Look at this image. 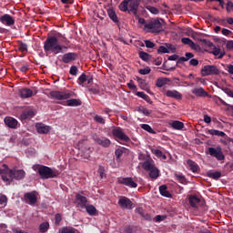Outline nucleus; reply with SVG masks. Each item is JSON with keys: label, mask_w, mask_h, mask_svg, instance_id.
I'll return each instance as SVG.
<instances>
[{"label": "nucleus", "mask_w": 233, "mask_h": 233, "mask_svg": "<svg viewBox=\"0 0 233 233\" xmlns=\"http://www.w3.org/2000/svg\"><path fill=\"white\" fill-rule=\"evenodd\" d=\"M149 177L151 179H157L159 177V169L157 167L149 171Z\"/></svg>", "instance_id": "nucleus-37"}, {"label": "nucleus", "mask_w": 233, "mask_h": 233, "mask_svg": "<svg viewBox=\"0 0 233 233\" xmlns=\"http://www.w3.org/2000/svg\"><path fill=\"white\" fill-rule=\"evenodd\" d=\"M33 170H36L38 172L40 179H52L59 176V172L57 170H54L51 167L43 165L33 166Z\"/></svg>", "instance_id": "nucleus-2"}, {"label": "nucleus", "mask_w": 233, "mask_h": 233, "mask_svg": "<svg viewBox=\"0 0 233 233\" xmlns=\"http://www.w3.org/2000/svg\"><path fill=\"white\" fill-rule=\"evenodd\" d=\"M34 96V91L30 88H24L20 91V97L23 99H27V97H32Z\"/></svg>", "instance_id": "nucleus-25"}, {"label": "nucleus", "mask_w": 233, "mask_h": 233, "mask_svg": "<svg viewBox=\"0 0 233 233\" xmlns=\"http://www.w3.org/2000/svg\"><path fill=\"white\" fill-rule=\"evenodd\" d=\"M24 198L28 205H35L37 203V197L34 193H25Z\"/></svg>", "instance_id": "nucleus-18"}, {"label": "nucleus", "mask_w": 233, "mask_h": 233, "mask_svg": "<svg viewBox=\"0 0 233 233\" xmlns=\"http://www.w3.org/2000/svg\"><path fill=\"white\" fill-rule=\"evenodd\" d=\"M166 96L167 97H173V99H183V95L176 90H167Z\"/></svg>", "instance_id": "nucleus-23"}, {"label": "nucleus", "mask_w": 233, "mask_h": 233, "mask_svg": "<svg viewBox=\"0 0 233 233\" xmlns=\"http://www.w3.org/2000/svg\"><path fill=\"white\" fill-rule=\"evenodd\" d=\"M97 173L99 174L100 177L103 179L105 177V167L99 166Z\"/></svg>", "instance_id": "nucleus-56"}, {"label": "nucleus", "mask_w": 233, "mask_h": 233, "mask_svg": "<svg viewBox=\"0 0 233 233\" xmlns=\"http://www.w3.org/2000/svg\"><path fill=\"white\" fill-rule=\"evenodd\" d=\"M35 116V112L34 109H25L20 116L21 119L24 121L26 119H31V117H34Z\"/></svg>", "instance_id": "nucleus-21"}, {"label": "nucleus", "mask_w": 233, "mask_h": 233, "mask_svg": "<svg viewBox=\"0 0 233 233\" xmlns=\"http://www.w3.org/2000/svg\"><path fill=\"white\" fill-rule=\"evenodd\" d=\"M202 77H207V76H219V69L216 66H204L201 69Z\"/></svg>", "instance_id": "nucleus-5"}, {"label": "nucleus", "mask_w": 233, "mask_h": 233, "mask_svg": "<svg viewBox=\"0 0 233 233\" xmlns=\"http://www.w3.org/2000/svg\"><path fill=\"white\" fill-rule=\"evenodd\" d=\"M118 205L121 208H127V210L134 208V203L127 197H121L118 200Z\"/></svg>", "instance_id": "nucleus-12"}, {"label": "nucleus", "mask_w": 233, "mask_h": 233, "mask_svg": "<svg viewBox=\"0 0 233 233\" xmlns=\"http://www.w3.org/2000/svg\"><path fill=\"white\" fill-rule=\"evenodd\" d=\"M167 188L166 185H162L159 187V192L164 198H172V194L168 192Z\"/></svg>", "instance_id": "nucleus-27"}, {"label": "nucleus", "mask_w": 233, "mask_h": 233, "mask_svg": "<svg viewBox=\"0 0 233 233\" xmlns=\"http://www.w3.org/2000/svg\"><path fill=\"white\" fill-rule=\"evenodd\" d=\"M137 96L138 97H141L142 99H144V101H147V103H149V105H152V103H154L152 101V99H150V96L148 95L145 94V92L138 91V92H137Z\"/></svg>", "instance_id": "nucleus-32"}, {"label": "nucleus", "mask_w": 233, "mask_h": 233, "mask_svg": "<svg viewBox=\"0 0 233 233\" xmlns=\"http://www.w3.org/2000/svg\"><path fill=\"white\" fill-rule=\"evenodd\" d=\"M108 17L111 19L113 23H119V19L117 18V15H116V11L109 9L107 10Z\"/></svg>", "instance_id": "nucleus-33"}, {"label": "nucleus", "mask_w": 233, "mask_h": 233, "mask_svg": "<svg viewBox=\"0 0 233 233\" xmlns=\"http://www.w3.org/2000/svg\"><path fill=\"white\" fill-rule=\"evenodd\" d=\"M18 50H19V52H22L23 54H25V52H28V45H26L25 43L19 44Z\"/></svg>", "instance_id": "nucleus-47"}, {"label": "nucleus", "mask_w": 233, "mask_h": 233, "mask_svg": "<svg viewBox=\"0 0 233 233\" xmlns=\"http://www.w3.org/2000/svg\"><path fill=\"white\" fill-rule=\"evenodd\" d=\"M86 210L89 216H96L97 215V209L93 205H89L86 207Z\"/></svg>", "instance_id": "nucleus-35"}, {"label": "nucleus", "mask_w": 233, "mask_h": 233, "mask_svg": "<svg viewBox=\"0 0 233 233\" xmlns=\"http://www.w3.org/2000/svg\"><path fill=\"white\" fill-rule=\"evenodd\" d=\"M141 128L143 130H146V132H148L149 134H156V131H154L152 127H150V125H148V124H142Z\"/></svg>", "instance_id": "nucleus-42"}, {"label": "nucleus", "mask_w": 233, "mask_h": 233, "mask_svg": "<svg viewBox=\"0 0 233 233\" xmlns=\"http://www.w3.org/2000/svg\"><path fill=\"white\" fill-rule=\"evenodd\" d=\"M222 90H223V92L225 94H227V96H228L229 97H233V91H232V89H230L228 87H223Z\"/></svg>", "instance_id": "nucleus-54"}, {"label": "nucleus", "mask_w": 233, "mask_h": 233, "mask_svg": "<svg viewBox=\"0 0 233 233\" xmlns=\"http://www.w3.org/2000/svg\"><path fill=\"white\" fill-rule=\"evenodd\" d=\"M138 56L142 61H145L146 63H148L150 59H152V55L145 52V51H139Z\"/></svg>", "instance_id": "nucleus-29"}, {"label": "nucleus", "mask_w": 233, "mask_h": 233, "mask_svg": "<svg viewBox=\"0 0 233 233\" xmlns=\"http://www.w3.org/2000/svg\"><path fill=\"white\" fill-rule=\"evenodd\" d=\"M51 127L45 124H36V130L38 134H48L50 132Z\"/></svg>", "instance_id": "nucleus-24"}, {"label": "nucleus", "mask_w": 233, "mask_h": 233, "mask_svg": "<svg viewBox=\"0 0 233 233\" xmlns=\"http://www.w3.org/2000/svg\"><path fill=\"white\" fill-rule=\"evenodd\" d=\"M48 228H50V224L48 222H44L39 226V231L42 233L48 232Z\"/></svg>", "instance_id": "nucleus-41"}, {"label": "nucleus", "mask_w": 233, "mask_h": 233, "mask_svg": "<svg viewBox=\"0 0 233 233\" xmlns=\"http://www.w3.org/2000/svg\"><path fill=\"white\" fill-rule=\"evenodd\" d=\"M29 66L28 65H24L21 67H19L20 72L23 74H26L28 72Z\"/></svg>", "instance_id": "nucleus-60"}, {"label": "nucleus", "mask_w": 233, "mask_h": 233, "mask_svg": "<svg viewBox=\"0 0 233 233\" xmlns=\"http://www.w3.org/2000/svg\"><path fill=\"white\" fill-rule=\"evenodd\" d=\"M74 93L72 92H61V91H51L49 93V96H51V97L53 99H57L58 101H65V99H70V97H72Z\"/></svg>", "instance_id": "nucleus-7"}, {"label": "nucleus", "mask_w": 233, "mask_h": 233, "mask_svg": "<svg viewBox=\"0 0 233 233\" xmlns=\"http://www.w3.org/2000/svg\"><path fill=\"white\" fill-rule=\"evenodd\" d=\"M94 120L96 122V123H99L100 125H105V118H103V116H99V115H96L94 116Z\"/></svg>", "instance_id": "nucleus-49"}, {"label": "nucleus", "mask_w": 233, "mask_h": 233, "mask_svg": "<svg viewBox=\"0 0 233 233\" xmlns=\"http://www.w3.org/2000/svg\"><path fill=\"white\" fill-rule=\"evenodd\" d=\"M145 45L147 48H154V46H156V44L150 40H145Z\"/></svg>", "instance_id": "nucleus-58"}, {"label": "nucleus", "mask_w": 233, "mask_h": 233, "mask_svg": "<svg viewBox=\"0 0 233 233\" xmlns=\"http://www.w3.org/2000/svg\"><path fill=\"white\" fill-rule=\"evenodd\" d=\"M142 167L144 168V170H146V172H150L151 170L156 168V164L154 163V160H146L142 164Z\"/></svg>", "instance_id": "nucleus-22"}, {"label": "nucleus", "mask_w": 233, "mask_h": 233, "mask_svg": "<svg viewBox=\"0 0 233 233\" xmlns=\"http://www.w3.org/2000/svg\"><path fill=\"white\" fill-rule=\"evenodd\" d=\"M175 177H177V180L178 183H181L182 185H186L187 177H185L183 174L175 173Z\"/></svg>", "instance_id": "nucleus-40"}, {"label": "nucleus", "mask_w": 233, "mask_h": 233, "mask_svg": "<svg viewBox=\"0 0 233 233\" xmlns=\"http://www.w3.org/2000/svg\"><path fill=\"white\" fill-rule=\"evenodd\" d=\"M153 62L155 63V65L157 66H160L161 63H163V58L157 57V58L154 59Z\"/></svg>", "instance_id": "nucleus-64"}, {"label": "nucleus", "mask_w": 233, "mask_h": 233, "mask_svg": "<svg viewBox=\"0 0 233 233\" xmlns=\"http://www.w3.org/2000/svg\"><path fill=\"white\" fill-rule=\"evenodd\" d=\"M118 183L120 185H126L129 188H137V183L134 182V178L132 177H120L118 178Z\"/></svg>", "instance_id": "nucleus-13"}, {"label": "nucleus", "mask_w": 233, "mask_h": 233, "mask_svg": "<svg viewBox=\"0 0 233 233\" xmlns=\"http://www.w3.org/2000/svg\"><path fill=\"white\" fill-rule=\"evenodd\" d=\"M203 34L198 33V32H193L192 33V37L193 39H197V41H199L200 43H207V39L201 38Z\"/></svg>", "instance_id": "nucleus-39"}, {"label": "nucleus", "mask_w": 233, "mask_h": 233, "mask_svg": "<svg viewBox=\"0 0 233 233\" xmlns=\"http://www.w3.org/2000/svg\"><path fill=\"white\" fill-rule=\"evenodd\" d=\"M0 21L3 25H5V26H12V25H15V20L8 14L0 16Z\"/></svg>", "instance_id": "nucleus-15"}, {"label": "nucleus", "mask_w": 233, "mask_h": 233, "mask_svg": "<svg viewBox=\"0 0 233 233\" xmlns=\"http://www.w3.org/2000/svg\"><path fill=\"white\" fill-rule=\"evenodd\" d=\"M77 72H79V70L77 69L76 66H71L70 69H69V74L71 76H77Z\"/></svg>", "instance_id": "nucleus-50"}, {"label": "nucleus", "mask_w": 233, "mask_h": 233, "mask_svg": "<svg viewBox=\"0 0 233 233\" xmlns=\"http://www.w3.org/2000/svg\"><path fill=\"white\" fill-rule=\"evenodd\" d=\"M77 59V54L76 53H66L62 56V63H65L66 65H68L69 63H72L73 61H76Z\"/></svg>", "instance_id": "nucleus-14"}, {"label": "nucleus", "mask_w": 233, "mask_h": 233, "mask_svg": "<svg viewBox=\"0 0 233 233\" xmlns=\"http://www.w3.org/2000/svg\"><path fill=\"white\" fill-rule=\"evenodd\" d=\"M187 166L189 167L191 172H198V170H199V166L198 165V163H196L194 160L188 159L187 161Z\"/></svg>", "instance_id": "nucleus-26"}, {"label": "nucleus", "mask_w": 233, "mask_h": 233, "mask_svg": "<svg viewBox=\"0 0 233 233\" xmlns=\"http://www.w3.org/2000/svg\"><path fill=\"white\" fill-rule=\"evenodd\" d=\"M208 177H210L211 179H215L216 181H218V179H219V177H221V172L219 171H209L208 172Z\"/></svg>", "instance_id": "nucleus-36"}, {"label": "nucleus", "mask_w": 233, "mask_h": 233, "mask_svg": "<svg viewBox=\"0 0 233 233\" xmlns=\"http://www.w3.org/2000/svg\"><path fill=\"white\" fill-rule=\"evenodd\" d=\"M140 112H142L144 116H150L152 114V111L147 109L146 107H143L142 109H140Z\"/></svg>", "instance_id": "nucleus-63"}, {"label": "nucleus", "mask_w": 233, "mask_h": 233, "mask_svg": "<svg viewBox=\"0 0 233 233\" xmlns=\"http://www.w3.org/2000/svg\"><path fill=\"white\" fill-rule=\"evenodd\" d=\"M189 65L191 66H198L199 65V61L196 58H192L190 61H189Z\"/></svg>", "instance_id": "nucleus-61"}, {"label": "nucleus", "mask_w": 233, "mask_h": 233, "mask_svg": "<svg viewBox=\"0 0 233 233\" xmlns=\"http://www.w3.org/2000/svg\"><path fill=\"white\" fill-rule=\"evenodd\" d=\"M4 168H0V176H2V180L5 183V185H11L12 180L8 177H10V168L6 164H3Z\"/></svg>", "instance_id": "nucleus-10"}, {"label": "nucleus", "mask_w": 233, "mask_h": 233, "mask_svg": "<svg viewBox=\"0 0 233 233\" xmlns=\"http://www.w3.org/2000/svg\"><path fill=\"white\" fill-rule=\"evenodd\" d=\"M67 106H81V100L79 99H69L67 100Z\"/></svg>", "instance_id": "nucleus-38"}, {"label": "nucleus", "mask_w": 233, "mask_h": 233, "mask_svg": "<svg viewBox=\"0 0 233 233\" xmlns=\"http://www.w3.org/2000/svg\"><path fill=\"white\" fill-rule=\"evenodd\" d=\"M92 139L100 147H103L104 148H108L110 145H112V142L110 139L106 137H99L97 135H93Z\"/></svg>", "instance_id": "nucleus-11"}, {"label": "nucleus", "mask_w": 233, "mask_h": 233, "mask_svg": "<svg viewBox=\"0 0 233 233\" xmlns=\"http://www.w3.org/2000/svg\"><path fill=\"white\" fill-rule=\"evenodd\" d=\"M76 203L78 207H80V208H85V207H86V203H88V199L86 198V197L76 193Z\"/></svg>", "instance_id": "nucleus-16"}, {"label": "nucleus", "mask_w": 233, "mask_h": 233, "mask_svg": "<svg viewBox=\"0 0 233 233\" xmlns=\"http://www.w3.org/2000/svg\"><path fill=\"white\" fill-rule=\"evenodd\" d=\"M4 121L6 127L9 128H17L18 122L15 118L12 116H6Z\"/></svg>", "instance_id": "nucleus-17"}, {"label": "nucleus", "mask_w": 233, "mask_h": 233, "mask_svg": "<svg viewBox=\"0 0 233 233\" xmlns=\"http://www.w3.org/2000/svg\"><path fill=\"white\" fill-rule=\"evenodd\" d=\"M211 54H213V56H218V59H223V57H225V51L221 52V48L219 47H214Z\"/></svg>", "instance_id": "nucleus-30"}, {"label": "nucleus", "mask_w": 233, "mask_h": 233, "mask_svg": "<svg viewBox=\"0 0 233 233\" xmlns=\"http://www.w3.org/2000/svg\"><path fill=\"white\" fill-rule=\"evenodd\" d=\"M62 220H63V216H61V214L57 213L55 216V223H56V225H59V223H61Z\"/></svg>", "instance_id": "nucleus-55"}, {"label": "nucleus", "mask_w": 233, "mask_h": 233, "mask_svg": "<svg viewBox=\"0 0 233 233\" xmlns=\"http://www.w3.org/2000/svg\"><path fill=\"white\" fill-rule=\"evenodd\" d=\"M139 8V0H123L119 5L121 12H131L136 15Z\"/></svg>", "instance_id": "nucleus-3"}, {"label": "nucleus", "mask_w": 233, "mask_h": 233, "mask_svg": "<svg viewBox=\"0 0 233 233\" xmlns=\"http://www.w3.org/2000/svg\"><path fill=\"white\" fill-rule=\"evenodd\" d=\"M145 28L150 30L153 34H159L163 30V19L152 20L145 25Z\"/></svg>", "instance_id": "nucleus-4"}, {"label": "nucleus", "mask_w": 233, "mask_h": 233, "mask_svg": "<svg viewBox=\"0 0 233 233\" xmlns=\"http://www.w3.org/2000/svg\"><path fill=\"white\" fill-rule=\"evenodd\" d=\"M171 127L175 130H183V128H185V124L181 121L175 120L172 122Z\"/></svg>", "instance_id": "nucleus-31"}, {"label": "nucleus", "mask_w": 233, "mask_h": 233, "mask_svg": "<svg viewBox=\"0 0 233 233\" xmlns=\"http://www.w3.org/2000/svg\"><path fill=\"white\" fill-rule=\"evenodd\" d=\"M226 10H227V12H228V14H230V12L233 11V3H232V1H228V2L227 3Z\"/></svg>", "instance_id": "nucleus-57"}, {"label": "nucleus", "mask_w": 233, "mask_h": 233, "mask_svg": "<svg viewBox=\"0 0 233 233\" xmlns=\"http://www.w3.org/2000/svg\"><path fill=\"white\" fill-rule=\"evenodd\" d=\"M59 37H63V39L66 41V37H65L59 32H55L53 35L47 36V38L44 42L45 54H54V56H57V54H64V52H66V50H68V47L66 46L59 44Z\"/></svg>", "instance_id": "nucleus-1"}, {"label": "nucleus", "mask_w": 233, "mask_h": 233, "mask_svg": "<svg viewBox=\"0 0 233 233\" xmlns=\"http://www.w3.org/2000/svg\"><path fill=\"white\" fill-rule=\"evenodd\" d=\"M8 203V198L6 195H2L0 197V208H5V206Z\"/></svg>", "instance_id": "nucleus-43"}, {"label": "nucleus", "mask_w": 233, "mask_h": 233, "mask_svg": "<svg viewBox=\"0 0 233 233\" xmlns=\"http://www.w3.org/2000/svg\"><path fill=\"white\" fill-rule=\"evenodd\" d=\"M125 150H127V148H125V147H120V148L116 149L115 155H116V159H119L121 157V156H123V154L125 153Z\"/></svg>", "instance_id": "nucleus-45"}, {"label": "nucleus", "mask_w": 233, "mask_h": 233, "mask_svg": "<svg viewBox=\"0 0 233 233\" xmlns=\"http://www.w3.org/2000/svg\"><path fill=\"white\" fill-rule=\"evenodd\" d=\"M26 176V172L23 169H11L9 170V179L12 183L14 179L16 181H21V179H25V177Z\"/></svg>", "instance_id": "nucleus-6"}, {"label": "nucleus", "mask_w": 233, "mask_h": 233, "mask_svg": "<svg viewBox=\"0 0 233 233\" xmlns=\"http://www.w3.org/2000/svg\"><path fill=\"white\" fill-rule=\"evenodd\" d=\"M182 43L184 45H188L190 46V45H192V46H194V41H192V39L188 38V37H183L182 38Z\"/></svg>", "instance_id": "nucleus-51"}, {"label": "nucleus", "mask_w": 233, "mask_h": 233, "mask_svg": "<svg viewBox=\"0 0 233 233\" xmlns=\"http://www.w3.org/2000/svg\"><path fill=\"white\" fill-rule=\"evenodd\" d=\"M112 134L116 139H120V141H125V143H128L130 141V137L125 134L123 128L117 127L112 129Z\"/></svg>", "instance_id": "nucleus-9"}, {"label": "nucleus", "mask_w": 233, "mask_h": 233, "mask_svg": "<svg viewBox=\"0 0 233 233\" xmlns=\"http://www.w3.org/2000/svg\"><path fill=\"white\" fill-rule=\"evenodd\" d=\"M226 48L228 50H233V40H228L226 44Z\"/></svg>", "instance_id": "nucleus-62"}, {"label": "nucleus", "mask_w": 233, "mask_h": 233, "mask_svg": "<svg viewBox=\"0 0 233 233\" xmlns=\"http://www.w3.org/2000/svg\"><path fill=\"white\" fill-rule=\"evenodd\" d=\"M208 154L211 156V157H216L218 161H224L225 155L223 154V149L221 147H208Z\"/></svg>", "instance_id": "nucleus-8"}, {"label": "nucleus", "mask_w": 233, "mask_h": 233, "mask_svg": "<svg viewBox=\"0 0 233 233\" xmlns=\"http://www.w3.org/2000/svg\"><path fill=\"white\" fill-rule=\"evenodd\" d=\"M157 54H168V48L165 46H160L157 49Z\"/></svg>", "instance_id": "nucleus-52"}, {"label": "nucleus", "mask_w": 233, "mask_h": 233, "mask_svg": "<svg viewBox=\"0 0 233 233\" xmlns=\"http://www.w3.org/2000/svg\"><path fill=\"white\" fill-rule=\"evenodd\" d=\"M61 233H76V228H63Z\"/></svg>", "instance_id": "nucleus-53"}, {"label": "nucleus", "mask_w": 233, "mask_h": 233, "mask_svg": "<svg viewBox=\"0 0 233 233\" xmlns=\"http://www.w3.org/2000/svg\"><path fill=\"white\" fill-rule=\"evenodd\" d=\"M152 153L157 156V157H161L163 156V151L159 149H152Z\"/></svg>", "instance_id": "nucleus-59"}, {"label": "nucleus", "mask_w": 233, "mask_h": 233, "mask_svg": "<svg viewBox=\"0 0 233 233\" xmlns=\"http://www.w3.org/2000/svg\"><path fill=\"white\" fill-rule=\"evenodd\" d=\"M208 134H210V136H218V137H225L227 136L225 132L219 131L218 129H209Z\"/></svg>", "instance_id": "nucleus-34"}, {"label": "nucleus", "mask_w": 233, "mask_h": 233, "mask_svg": "<svg viewBox=\"0 0 233 233\" xmlns=\"http://www.w3.org/2000/svg\"><path fill=\"white\" fill-rule=\"evenodd\" d=\"M188 201L190 207H192L193 208H198V205L201 203V199H199V198H198V196L196 195H190L188 198Z\"/></svg>", "instance_id": "nucleus-20"}, {"label": "nucleus", "mask_w": 233, "mask_h": 233, "mask_svg": "<svg viewBox=\"0 0 233 233\" xmlns=\"http://www.w3.org/2000/svg\"><path fill=\"white\" fill-rule=\"evenodd\" d=\"M87 75H86L85 73H83L77 79V83L78 85H80L81 86H83L84 83H86V79H87Z\"/></svg>", "instance_id": "nucleus-44"}, {"label": "nucleus", "mask_w": 233, "mask_h": 233, "mask_svg": "<svg viewBox=\"0 0 233 233\" xmlns=\"http://www.w3.org/2000/svg\"><path fill=\"white\" fill-rule=\"evenodd\" d=\"M146 8L147 10H148V12H150L154 15H157V14H159V9L157 7H154L152 5H147Z\"/></svg>", "instance_id": "nucleus-46"}, {"label": "nucleus", "mask_w": 233, "mask_h": 233, "mask_svg": "<svg viewBox=\"0 0 233 233\" xmlns=\"http://www.w3.org/2000/svg\"><path fill=\"white\" fill-rule=\"evenodd\" d=\"M192 94L197 96V97H208V93L205 91L203 87H198L192 89Z\"/></svg>", "instance_id": "nucleus-19"}, {"label": "nucleus", "mask_w": 233, "mask_h": 233, "mask_svg": "<svg viewBox=\"0 0 233 233\" xmlns=\"http://www.w3.org/2000/svg\"><path fill=\"white\" fill-rule=\"evenodd\" d=\"M169 81H170V79H168L167 77H160V78L157 79L156 86H157V88H162V86H165V85L169 83Z\"/></svg>", "instance_id": "nucleus-28"}, {"label": "nucleus", "mask_w": 233, "mask_h": 233, "mask_svg": "<svg viewBox=\"0 0 233 233\" xmlns=\"http://www.w3.org/2000/svg\"><path fill=\"white\" fill-rule=\"evenodd\" d=\"M150 72H152V69H150L148 66L138 70V74H141V76H147V74H150Z\"/></svg>", "instance_id": "nucleus-48"}]
</instances>
